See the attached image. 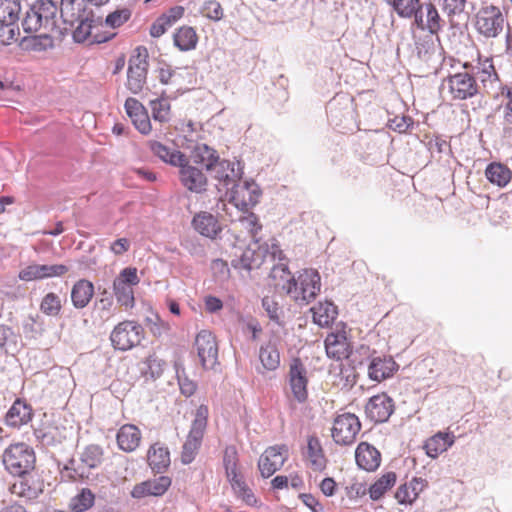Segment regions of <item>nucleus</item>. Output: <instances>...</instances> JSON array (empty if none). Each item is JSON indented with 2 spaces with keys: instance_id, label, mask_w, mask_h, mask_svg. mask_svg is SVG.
<instances>
[{
  "instance_id": "19",
  "label": "nucleus",
  "mask_w": 512,
  "mask_h": 512,
  "mask_svg": "<svg viewBox=\"0 0 512 512\" xmlns=\"http://www.w3.org/2000/svg\"><path fill=\"white\" fill-rule=\"evenodd\" d=\"M306 466L314 472H323L328 464L320 439L315 435L307 437V445L302 452Z\"/></svg>"
},
{
  "instance_id": "45",
  "label": "nucleus",
  "mask_w": 512,
  "mask_h": 512,
  "mask_svg": "<svg viewBox=\"0 0 512 512\" xmlns=\"http://www.w3.org/2000/svg\"><path fill=\"white\" fill-rule=\"evenodd\" d=\"M174 44L181 51H189L195 49L198 43V35L194 28L190 26H182L176 30Z\"/></svg>"
},
{
  "instance_id": "56",
  "label": "nucleus",
  "mask_w": 512,
  "mask_h": 512,
  "mask_svg": "<svg viewBox=\"0 0 512 512\" xmlns=\"http://www.w3.org/2000/svg\"><path fill=\"white\" fill-rule=\"evenodd\" d=\"M202 13L205 17L218 21L223 17V8L219 2L210 0L205 2Z\"/></svg>"
},
{
  "instance_id": "22",
  "label": "nucleus",
  "mask_w": 512,
  "mask_h": 512,
  "mask_svg": "<svg viewBox=\"0 0 512 512\" xmlns=\"http://www.w3.org/2000/svg\"><path fill=\"white\" fill-rule=\"evenodd\" d=\"M124 108L134 127L141 134L148 135L152 130V125L144 105L136 98L129 97L125 101Z\"/></svg>"
},
{
  "instance_id": "21",
  "label": "nucleus",
  "mask_w": 512,
  "mask_h": 512,
  "mask_svg": "<svg viewBox=\"0 0 512 512\" xmlns=\"http://www.w3.org/2000/svg\"><path fill=\"white\" fill-rule=\"evenodd\" d=\"M171 484V478L164 475L148 479L136 484L131 491V496L135 499H141L150 496L160 497L167 492Z\"/></svg>"
},
{
  "instance_id": "38",
  "label": "nucleus",
  "mask_w": 512,
  "mask_h": 512,
  "mask_svg": "<svg viewBox=\"0 0 512 512\" xmlns=\"http://www.w3.org/2000/svg\"><path fill=\"white\" fill-rule=\"evenodd\" d=\"M313 322L320 327L330 326L338 315L337 307L329 301L319 302L311 308Z\"/></svg>"
},
{
  "instance_id": "15",
  "label": "nucleus",
  "mask_w": 512,
  "mask_h": 512,
  "mask_svg": "<svg viewBox=\"0 0 512 512\" xmlns=\"http://www.w3.org/2000/svg\"><path fill=\"white\" fill-rule=\"evenodd\" d=\"M69 271L64 264H37L32 263L19 271L18 278L21 281L32 282L48 278L62 277Z\"/></svg>"
},
{
  "instance_id": "7",
  "label": "nucleus",
  "mask_w": 512,
  "mask_h": 512,
  "mask_svg": "<svg viewBox=\"0 0 512 512\" xmlns=\"http://www.w3.org/2000/svg\"><path fill=\"white\" fill-rule=\"evenodd\" d=\"M505 18L500 8L495 5L482 7L475 20V28L486 38H496L503 30Z\"/></svg>"
},
{
  "instance_id": "5",
  "label": "nucleus",
  "mask_w": 512,
  "mask_h": 512,
  "mask_svg": "<svg viewBox=\"0 0 512 512\" xmlns=\"http://www.w3.org/2000/svg\"><path fill=\"white\" fill-rule=\"evenodd\" d=\"M136 267H126L113 281V293L117 303L125 310L135 306L134 287L140 282Z\"/></svg>"
},
{
  "instance_id": "31",
  "label": "nucleus",
  "mask_w": 512,
  "mask_h": 512,
  "mask_svg": "<svg viewBox=\"0 0 512 512\" xmlns=\"http://www.w3.org/2000/svg\"><path fill=\"white\" fill-rule=\"evenodd\" d=\"M141 431L133 424H125L117 432L118 447L125 452L135 451L141 442Z\"/></svg>"
},
{
  "instance_id": "27",
  "label": "nucleus",
  "mask_w": 512,
  "mask_h": 512,
  "mask_svg": "<svg viewBox=\"0 0 512 512\" xmlns=\"http://www.w3.org/2000/svg\"><path fill=\"white\" fill-rule=\"evenodd\" d=\"M21 6L19 0H0V23L7 29L9 37L6 44L16 41L15 30L12 27L19 19Z\"/></svg>"
},
{
  "instance_id": "9",
  "label": "nucleus",
  "mask_w": 512,
  "mask_h": 512,
  "mask_svg": "<svg viewBox=\"0 0 512 512\" xmlns=\"http://www.w3.org/2000/svg\"><path fill=\"white\" fill-rule=\"evenodd\" d=\"M201 150V161L211 176L225 185L231 183L236 177L234 164L220 159L216 152L206 145Z\"/></svg>"
},
{
  "instance_id": "30",
  "label": "nucleus",
  "mask_w": 512,
  "mask_h": 512,
  "mask_svg": "<svg viewBox=\"0 0 512 512\" xmlns=\"http://www.w3.org/2000/svg\"><path fill=\"white\" fill-rule=\"evenodd\" d=\"M56 4L57 0H52ZM91 14L85 0H60V15L64 23L73 27L81 17Z\"/></svg>"
},
{
  "instance_id": "13",
  "label": "nucleus",
  "mask_w": 512,
  "mask_h": 512,
  "mask_svg": "<svg viewBox=\"0 0 512 512\" xmlns=\"http://www.w3.org/2000/svg\"><path fill=\"white\" fill-rule=\"evenodd\" d=\"M288 455L289 450L285 444L266 448L258 460V468L262 477L269 478L280 470L288 459Z\"/></svg>"
},
{
  "instance_id": "11",
  "label": "nucleus",
  "mask_w": 512,
  "mask_h": 512,
  "mask_svg": "<svg viewBox=\"0 0 512 512\" xmlns=\"http://www.w3.org/2000/svg\"><path fill=\"white\" fill-rule=\"evenodd\" d=\"M288 384L294 400L304 403L308 399L307 369L298 357L293 358L289 364Z\"/></svg>"
},
{
  "instance_id": "29",
  "label": "nucleus",
  "mask_w": 512,
  "mask_h": 512,
  "mask_svg": "<svg viewBox=\"0 0 512 512\" xmlns=\"http://www.w3.org/2000/svg\"><path fill=\"white\" fill-rule=\"evenodd\" d=\"M426 486V480L414 477L397 488L395 499L401 505H412Z\"/></svg>"
},
{
  "instance_id": "62",
  "label": "nucleus",
  "mask_w": 512,
  "mask_h": 512,
  "mask_svg": "<svg viewBox=\"0 0 512 512\" xmlns=\"http://www.w3.org/2000/svg\"><path fill=\"white\" fill-rule=\"evenodd\" d=\"M184 15V8L182 6H175L170 8L166 13L161 15V18L172 27Z\"/></svg>"
},
{
  "instance_id": "61",
  "label": "nucleus",
  "mask_w": 512,
  "mask_h": 512,
  "mask_svg": "<svg viewBox=\"0 0 512 512\" xmlns=\"http://www.w3.org/2000/svg\"><path fill=\"white\" fill-rule=\"evenodd\" d=\"M262 305L268 313L270 319L277 321L280 316V307L278 303L269 296H265L262 300Z\"/></svg>"
},
{
  "instance_id": "18",
  "label": "nucleus",
  "mask_w": 512,
  "mask_h": 512,
  "mask_svg": "<svg viewBox=\"0 0 512 512\" xmlns=\"http://www.w3.org/2000/svg\"><path fill=\"white\" fill-rule=\"evenodd\" d=\"M260 195L256 184L245 182L233 187L230 202L239 210L248 211L258 203Z\"/></svg>"
},
{
  "instance_id": "6",
  "label": "nucleus",
  "mask_w": 512,
  "mask_h": 512,
  "mask_svg": "<svg viewBox=\"0 0 512 512\" xmlns=\"http://www.w3.org/2000/svg\"><path fill=\"white\" fill-rule=\"evenodd\" d=\"M143 338V327L133 320H124L118 323L110 334L112 346L120 351H127L138 346Z\"/></svg>"
},
{
  "instance_id": "12",
  "label": "nucleus",
  "mask_w": 512,
  "mask_h": 512,
  "mask_svg": "<svg viewBox=\"0 0 512 512\" xmlns=\"http://www.w3.org/2000/svg\"><path fill=\"white\" fill-rule=\"evenodd\" d=\"M414 24L419 30L427 31L430 35H437L444 27L445 21L432 2L420 4V8L413 14Z\"/></svg>"
},
{
  "instance_id": "39",
  "label": "nucleus",
  "mask_w": 512,
  "mask_h": 512,
  "mask_svg": "<svg viewBox=\"0 0 512 512\" xmlns=\"http://www.w3.org/2000/svg\"><path fill=\"white\" fill-rule=\"evenodd\" d=\"M235 494L249 506L257 503V498L250 487L246 484L240 471L226 475Z\"/></svg>"
},
{
  "instance_id": "50",
  "label": "nucleus",
  "mask_w": 512,
  "mask_h": 512,
  "mask_svg": "<svg viewBox=\"0 0 512 512\" xmlns=\"http://www.w3.org/2000/svg\"><path fill=\"white\" fill-rule=\"evenodd\" d=\"M103 460V450L98 445H89L81 455V461L89 468L98 467Z\"/></svg>"
},
{
  "instance_id": "41",
  "label": "nucleus",
  "mask_w": 512,
  "mask_h": 512,
  "mask_svg": "<svg viewBox=\"0 0 512 512\" xmlns=\"http://www.w3.org/2000/svg\"><path fill=\"white\" fill-rule=\"evenodd\" d=\"M485 176L491 184L503 188L511 181L512 171L502 163L493 162L486 167Z\"/></svg>"
},
{
  "instance_id": "33",
  "label": "nucleus",
  "mask_w": 512,
  "mask_h": 512,
  "mask_svg": "<svg viewBox=\"0 0 512 512\" xmlns=\"http://www.w3.org/2000/svg\"><path fill=\"white\" fill-rule=\"evenodd\" d=\"M32 408L25 401L17 399L8 410L5 420L7 425L21 427L32 419Z\"/></svg>"
},
{
  "instance_id": "59",
  "label": "nucleus",
  "mask_w": 512,
  "mask_h": 512,
  "mask_svg": "<svg viewBox=\"0 0 512 512\" xmlns=\"http://www.w3.org/2000/svg\"><path fill=\"white\" fill-rule=\"evenodd\" d=\"M368 493V488L366 484L363 482H353L349 486L346 487V494L349 499L357 500Z\"/></svg>"
},
{
  "instance_id": "14",
  "label": "nucleus",
  "mask_w": 512,
  "mask_h": 512,
  "mask_svg": "<svg viewBox=\"0 0 512 512\" xmlns=\"http://www.w3.org/2000/svg\"><path fill=\"white\" fill-rule=\"evenodd\" d=\"M15 476L18 478L9 487L11 494L32 500L43 492V481L38 474L28 471Z\"/></svg>"
},
{
  "instance_id": "24",
  "label": "nucleus",
  "mask_w": 512,
  "mask_h": 512,
  "mask_svg": "<svg viewBox=\"0 0 512 512\" xmlns=\"http://www.w3.org/2000/svg\"><path fill=\"white\" fill-rule=\"evenodd\" d=\"M195 346L203 366L213 365L218 356L215 336L209 330H201L195 338Z\"/></svg>"
},
{
  "instance_id": "4",
  "label": "nucleus",
  "mask_w": 512,
  "mask_h": 512,
  "mask_svg": "<svg viewBox=\"0 0 512 512\" xmlns=\"http://www.w3.org/2000/svg\"><path fill=\"white\" fill-rule=\"evenodd\" d=\"M2 461L6 470L12 475L23 474L34 469L36 456L32 447L19 442L11 444L4 450Z\"/></svg>"
},
{
  "instance_id": "25",
  "label": "nucleus",
  "mask_w": 512,
  "mask_h": 512,
  "mask_svg": "<svg viewBox=\"0 0 512 512\" xmlns=\"http://www.w3.org/2000/svg\"><path fill=\"white\" fill-rule=\"evenodd\" d=\"M178 167L180 182L187 190L193 193H202L206 190L207 177L199 168L188 164L187 160Z\"/></svg>"
},
{
  "instance_id": "64",
  "label": "nucleus",
  "mask_w": 512,
  "mask_h": 512,
  "mask_svg": "<svg viewBox=\"0 0 512 512\" xmlns=\"http://www.w3.org/2000/svg\"><path fill=\"white\" fill-rule=\"evenodd\" d=\"M502 109L505 123L512 125V89H508Z\"/></svg>"
},
{
  "instance_id": "53",
  "label": "nucleus",
  "mask_w": 512,
  "mask_h": 512,
  "mask_svg": "<svg viewBox=\"0 0 512 512\" xmlns=\"http://www.w3.org/2000/svg\"><path fill=\"white\" fill-rule=\"evenodd\" d=\"M157 78L163 85H172L176 83L177 73L171 65L163 63L156 70Z\"/></svg>"
},
{
  "instance_id": "10",
  "label": "nucleus",
  "mask_w": 512,
  "mask_h": 512,
  "mask_svg": "<svg viewBox=\"0 0 512 512\" xmlns=\"http://www.w3.org/2000/svg\"><path fill=\"white\" fill-rule=\"evenodd\" d=\"M135 52L137 55L129 62L126 85L133 94H138L146 83L148 51L140 46L135 49Z\"/></svg>"
},
{
  "instance_id": "36",
  "label": "nucleus",
  "mask_w": 512,
  "mask_h": 512,
  "mask_svg": "<svg viewBox=\"0 0 512 512\" xmlns=\"http://www.w3.org/2000/svg\"><path fill=\"white\" fill-rule=\"evenodd\" d=\"M151 152L163 162L178 166L186 162V156L179 150L172 149L159 141H149Z\"/></svg>"
},
{
  "instance_id": "49",
  "label": "nucleus",
  "mask_w": 512,
  "mask_h": 512,
  "mask_svg": "<svg viewBox=\"0 0 512 512\" xmlns=\"http://www.w3.org/2000/svg\"><path fill=\"white\" fill-rule=\"evenodd\" d=\"M62 309V303L60 297L54 293H47L40 303V310L47 316H57Z\"/></svg>"
},
{
  "instance_id": "55",
  "label": "nucleus",
  "mask_w": 512,
  "mask_h": 512,
  "mask_svg": "<svg viewBox=\"0 0 512 512\" xmlns=\"http://www.w3.org/2000/svg\"><path fill=\"white\" fill-rule=\"evenodd\" d=\"M243 228L248 230L251 237H255L258 232L262 229V225L259 222V218L254 213H249L245 216H242L239 219Z\"/></svg>"
},
{
  "instance_id": "57",
  "label": "nucleus",
  "mask_w": 512,
  "mask_h": 512,
  "mask_svg": "<svg viewBox=\"0 0 512 512\" xmlns=\"http://www.w3.org/2000/svg\"><path fill=\"white\" fill-rule=\"evenodd\" d=\"M145 364L148 368V372L152 377L160 376L165 367V362L161 358H159L155 353L150 354L146 358Z\"/></svg>"
},
{
  "instance_id": "35",
  "label": "nucleus",
  "mask_w": 512,
  "mask_h": 512,
  "mask_svg": "<svg viewBox=\"0 0 512 512\" xmlns=\"http://www.w3.org/2000/svg\"><path fill=\"white\" fill-rule=\"evenodd\" d=\"M94 296V285L86 279L78 280L72 287L71 300L77 309L85 308Z\"/></svg>"
},
{
  "instance_id": "47",
  "label": "nucleus",
  "mask_w": 512,
  "mask_h": 512,
  "mask_svg": "<svg viewBox=\"0 0 512 512\" xmlns=\"http://www.w3.org/2000/svg\"><path fill=\"white\" fill-rule=\"evenodd\" d=\"M94 502V493L88 488H83L70 500L69 508L72 512H85L94 505Z\"/></svg>"
},
{
  "instance_id": "3",
  "label": "nucleus",
  "mask_w": 512,
  "mask_h": 512,
  "mask_svg": "<svg viewBox=\"0 0 512 512\" xmlns=\"http://www.w3.org/2000/svg\"><path fill=\"white\" fill-rule=\"evenodd\" d=\"M57 5L52 0H37L26 12L22 27L27 34H38L40 38H48L55 27Z\"/></svg>"
},
{
  "instance_id": "44",
  "label": "nucleus",
  "mask_w": 512,
  "mask_h": 512,
  "mask_svg": "<svg viewBox=\"0 0 512 512\" xmlns=\"http://www.w3.org/2000/svg\"><path fill=\"white\" fill-rule=\"evenodd\" d=\"M204 435L205 431L190 429L181 454V459L184 464H189L194 460L201 447Z\"/></svg>"
},
{
  "instance_id": "63",
  "label": "nucleus",
  "mask_w": 512,
  "mask_h": 512,
  "mask_svg": "<svg viewBox=\"0 0 512 512\" xmlns=\"http://www.w3.org/2000/svg\"><path fill=\"white\" fill-rule=\"evenodd\" d=\"M130 246V241L127 238H118L111 243L110 251L116 256H121L129 251Z\"/></svg>"
},
{
  "instance_id": "1",
  "label": "nucleus",
  "mask_w": 512,
  "mask_h": 512,
  "mask_svg": "<svg viewBox=\"0 0 512 512\" xmlns=\"http://www.w3.org/2000/svg\"><path fill=\"white\" fill-rule=\"evenodd\" d=\"M472 60H465L462 64L465 72H459L445 79L448 91L453 100H466L479 93V85L473 75L483 73L488 77L496 76L493 62L489 58L482 59L480 51L470 47Z\"/></svg>"
},
{
  "instance_id": "54",
  "label": "nucleus",
  "mask_w": 512,
  "mask_h": 512,
  "mask_svg": "<svg viewBox=\"0 0 512 512\" xmlns=\"http://www.w3.org/2000/svg\"><path fill=\"white\" fill-rule=\"evenodd\" d=\"M208 416V407L206 405H200L195 411L194 419L190 429L206 431Z\"/></svg>"
},
{
  "instance_id": "60",
  "label": "nucleus",
  "mask_w": 512,
  "mask_h": 512,
  "mask_svg": "<svg viewBox=\"0 0 512 512\" xmlns=\"http://www.w3.org/2000/svg\"><path fill=\"white\" fill-rule=\"evenodd\" d=\"M43 438H48L52 442L61 443L65 438V428L59 429L56 425H49L45 428Z\"/></svg>"
},
{
  "instance_id": "52",
  "label": "nucleus",
  "mask_w": 512,
  "mask_h": 512,
  "mask_svg": "<svg viewBox=\"0 0 512 512\" xmlns=\"http://www.w3.org/2000/svg\"><path fill=\"white\" fill-rule=\"evenodd\" d=\"M223 465L226 475L240 471L238 452L235 446H227L225 448L223 455Z\"/></svg>"
},
{
  "instance_id": "28",
  "label": "nucleus",
  "mask_w": 512,
  "mask_h": 512,
  "mask_svg": "<svg viewBox=\"0 0 512 512\" xmlns=\"http://www.w3.org/2000/svg\"><path fill=\"white\" fill-rule=\"evenodd\" d=\"M355 460L360 469L373 472L381 464V453L371 444L361 442L355 450Z\"/></svg>"
},
{
  "instance_id": "26",
  "label": "nucleus",
  "mask_w": 512,
  "mask_h": 512,
  "mask_svg": "<svg viewBox=\"0 0 512 512\" xmlns=\"http://www.w3.org/2000/svg\"><path fill=\"white\" fill-rule=\"evenodd\" d=\"M399 365L391 356L372 357L368 365V377L376 382L391 378L398 370Z\"/></svg>"
},
{
  "instance_id": "46",
  "label": "nucleus",
  "mask_w": 512,
  "mask_h": 512,
  "mask_svg": "<svg viewBox=\"0 0 512 512\" xmlns=\"http://www.w3.org/2000/svg\"><path fill=\"white\" fill-rule=\"evenodd\" d=\"M400 18L411 19L420 8L421 0H385Z\"/></svg>"
},
{
  "instance_id": "34",
  "label": "nucleus",
  "mask_w": 512,
  "mask_h": 512,
  "mask_svg": "<svg viewBox=\"0 0 512 512\" xmlns=\"http://www.w3.org/2000/svg\"><path fill=\"white\" fill-rule=\"evenodd\" d=\"M192 224L197 232L208 238H215L221 231L218 219L208 212L196 214Z\"/></svg>"
},
{
  "instance_id": "8",
  "label": "nucleus",
  "mask_w": 512,
  "mask_h": 512,
  "mask_svg": "<svg viewBox=\"0 0 512 512\" xmlns=\"http://www.w3.org/2000/svg\"><path fill=\"white\" fill-rule=\"evenodd\" d=\"M360 430L359 418L355 414L347 412L335 417L331 436L336 444L348 446L355 442Z\"/></svg>"
},
{
  "instance_id": "43",
  "label": "nucleus",
  "mask_w": 512,
  "mask_h": 512,
  "mask_svg": "<svg viewBox=\"0 0 512 512\" xmlns=\"http://www.w3.org/2000/svg\"><path fill=\"white\" fill-rule=\"evenodd\" d=\"M264 262V250L262 247L252 249L250 247L243 250L240 258L236 263H233L235 268H241L245 270L258 269Z\"/></svg>"
},
{
  "instance_id": "17",
  "label": "nucleus",
  "mask_w": 512,
  "mask_h": 512,
  "mask_svg": "<svg viewBox=\"0 0 512 512\" xmlns=\"http://www.w3.org/2000/svg\"><path fill=\"white\" fill-rule=\"evenodd\" d=\"M76 24V28L73 31V39L78 43L88 42L102 43L109 39V36L102 34H93V30H101L102 23L98 20L93 19L91 14H87L86 17H81Z\"/></svg>"
},
{
  "instance_id": "42",
  "label": "nucleus",
  "mask_w": 512,
  "mask_h": 512,
  "mask_svg": "<svg viewBox=\"0 0 512 512\" xmlns=\"http://www.w3.org/2000/svg\"><path fill=\"white\" fill-rule=\"evenodd\" d=\"M397 476L395 472H387L381 475L368 488V494L371 500L378 501L396 484Z\"/></svg>"
},
{
  "instance_id": "16",
  "label": "nucleus",
  "mask_w": 512,
  "mask_h": 512,
  "mask_svg": "<svg viewBox=\"0 0 512 512\" xmlns=\"http://www.w3.org/2000/svg\"><path fill=\"white\" fill-rule=\"evenodd\" d=\"M258 359L261 366L257 369L261 375L275 372L281 364L279 351V339L276 336L271 337L259 348Z\"/></svg>"
},
{
  "instance_id": "58",
  "label": "nucleus",
  "mask_w": 512,
  "mask_h": 512,
  "mask_svg": "<svg viewBox=\"0 0 512 512\" xmlns=\"http://www.w3.org/2000/svg\"><path fill=\"white\" fill-rule=\"evenodd\" d=\"M466 6V0H442V9L449 17L462 13Z\"/></svg>"
},
{
  "instance_id": "51",
  "label": "nucleus",
  "mask_w": 512,
  "mask_h": 512,
  "mask_svg": "<svg viewBox=\"0 0 512 512\" xmlns=\"http://www.w3.org/2000/svg\"><path fill=\"white\" fill-rule=\"evenodd\" d=\"M132 15V10L129 7L116 9L109 13L105 19V24L111 28H118L125 24Z\"/></svg>"
},
{
  "instance_id": "2",
  "label": "nucleus",
  "mask_w": 512,
  "mask_h": 512,
  "mask_svg": "<svg viewBox=\"0 0 512 512\" xmlns=\"http://www.w3.org/2000/svg\"><path fill=\"white\" fill-rule=\"evenodd\" d=\"M277 272L285 280L281 288L296 302L308 304L320 292V275L315 269H304L296 278L286 268H274L273 277H276Z\"/></svg>"
},
{
  "instance_id": "37",
  "label": "nucleus",
  "mask_w": 512,
  "mask_h": 512,
  "mask_svg": "<svg viewBox=\"0 0 512 512\" xmlns=\"http://www.w3.org/2000/svg\"><path fill=\"white\" fill-rule=\"evenodd\" d=\"M147 462L155 472H162L170 465V452L163 444L155 443L147 453Z\"/></svg>"
},
{
  "instance_id": "48",
  "label": "nucleus",
  "mask_w": 512,
  "mask_h": 512,
  "mask_svg": "<svg viewBox=\"0 0 512 512\" xmlns=\"http://www.w3.org/2000/svg\"><path fill=\"white\" fill-rule=\"evenodd\" d=\"M150 107L155 121L166 123L170 120L171 105L167 98L160 97L150 101Z\"/></svg>"
},
{
  "instance_id": "20",
  "label": "nucleus",
  "mask_w": 512,
  "mask_h": 512,
  "mask_svg": "<svg viewBox=\"0 0 512 512\" xmlns=\"http://www.w3.org/2000/svg\"><path fill=\"white\" fill-rule=\"evenodd\" d=\"M324 344L327 356L337 361L348 358L352 352V346L345 330L329 333Z\"/></svg>"
},
{
  "instance_id": "40",
  "label": "nucleus",
  "mask_w": 512,
  "mask_h": 512,
  "mask_svg": "<svg viewBox=\"0 0 512 512\" xmlns=\"http://www.w3.org/2000/svg\"><path fill=\"white\" fill-rule=\"evenodd\" d=\"M235 494L249 506L257 503V498L250 487L246 484L240 471L226 475Z\"/></svg>"
},
{
  "instance_id": "32",
  "label": "nucleus",
  "mask_w": 512,
  "mask_h": 512,
  "mask_svg": "<svg viewBox=\"0 0 512 512\" xmlns=\"http://www.w3.org/2000/svg\"><path fill=\"white\" fill-rule=\"evenodd\" d=\"M455 442V436L451 432H438L425 441L426 454L435 459L445 452Z\"/></svg>"
},
{
  "instance_id": "23",
  "label": "nucleus",
  "mask_w": 512,
  "mask_h": 512,
  "mask_svg": "<svg viewBox=\"0 0 512 512\" xmlns=\"http://www.w3.org/2000/svg\"><path fill=\"white\" fill-rule=\"evenodd\" d=\"M392 412V399L385 393L371 397L365 406V413L367 417L375 423L387 421Z\"/></svg>"
}]
</instances>
